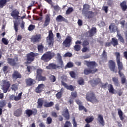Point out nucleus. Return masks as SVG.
Listing matches in <instances>:
<instances>
[{
	"label": "nucleus",
	"mask_w": 127,
	"mask_h": 127,
	"mask_svg": "<svg viewBox=\"0 0 127 127\" xmlns=\"http://www.w3.org/2000/svg\"><path fill=\"white\" fill-rule=\"evenodd\" d=\"M10 87V83H9V81H6V80H3V85L2 88L3 92L5 94L6 93H7V91H8Z\"/></svg>",
	"instance_id": "nucleus-11"
},
{
	"label": "nucleus",
	"mask_w": 127,
	"mask_h": 127,
	"mask_svg": "<svg viewBox=\"0 0 127 127\" xmlns=\"http://www.w3.org/2000/svg\"><path fill=\"white\" fill-rule=\"evenodd\" d=\"M25 82L28 87H30L31 86H33V85H35L36 83V81H35V79L29 78L25 79Z\"/></svg>",
	"instance_id": "nucleus-16"
},
{
	"label": "nucleus",
	"mask_w": 127,
	"mask_h": 127,
	"mask_svg": "<svg viewBox=\"0 0 127 127\" xmlns=\"http://www.w3.org/2000/svg\"><path fill=\"white\" fill-rule=\"evenodd\" d=\"M56 55L54 52H47L42 55L41 60L44 61V62H49L52 58L55 57Z\"/></svg>",
	"instance_id": "nucleus-4"
},
{
	"label": "nucleus",
	"mask_w": 127,
	"mask_h": 127,
	"mask_svg": "<svg viewBox=\"0 0 127 127\" xmlns=\"http://www.w3.org/2000/svg\"><path fill=\"white\" fill-rule=\"evenodd\" d=\"M34 29H35V25L32 24H30L28 28L29 31H32Z\"/></svg>",
	"instance_id": "nucleus-52"
},
{
	"label": "nucleus",
	"mask_w": 127,
	"mask_h": 127,
	"mask_svg": "<svg viewBox=\"0 0 127 127\" xmlns=\"http://www.w3.org/2000/svg\"><path fill=\"white\" fill-rule=\"evenodd\" d=\"M107 87L108 88L109 93L111 94H115V91H116V90L114 88V86L112 84H109V83L106 82L105 84H102L101 86L103 89H107Z\"/></svg>",
	"instance_id": "nucleus-7"
},
{
	"label": "nucleus",
	"mask_w": 127,
	"mask_h": 127,
	"mask_svg": "<svg viewBox=\"0 0 127 127\" xmlns=\"http://www.w3.org/2000/svg\"><path fill=\"white\" fill-rule=\"evenodd\" d=\"M60 66L57 65L54 63H51L48 66H46V68L48 70H56V69H60Z\"/></svg>",
	"instance_id": "nucleus-17"
},
{
	"label": "nucleus",
	"mask_w": 127,
	"mask_h": 127,
	"mask_svg": "<svg viewBox=\"0 0 127 127\" xmlns=\"http://www.w3.org/2000/svg\"><path fill=\"white\" fill-rule=\"evenodd\" d=\"M112 81L114 83V85L116 86H120V82L119 81V78L114 77H112Z\"/></svg>",
	"instance_id": "nucleus-38"
},
{
	"label": "nucleus",
	"mask_w": 127,
	"mask_h": 127,
	"mask_svg": "<svg viewBox=\"0 0 127 127\" xmlns=\"http://www.w3.org/2000/svg\"><path fill=\"white\" fill-rule=\"evenodd\" d=\"M51 116L53 118H58V115H57V113L55 112H52L51 113Z\"/></svg>",
	"instance_id": "nucleus-63"
},
{
	"label": "nucleus",
	"mask_w": 127,
	"mask_h": 127,
	"mask_svg": "<svg viewBox=\"0 0 127 127\" xmlns=\"http://www.w3.org/2000/svg\"><path fill=\"white\" fill-rule=\"evenodd\" d=\"M71 96L72 98H73L72 99H76V97H77L78 95L77 94L76 92H72L71 93Z\"/></svg>",
	"instance_id": "nucleus-55"
},
{
	"label": "nucleus",
	"mask_w": 127,
	"mask_h": 127,
	"mask_svg": "<svg viewBox=\"0 0 127 127\" xmlns=\"http://www.w3.org/2000/svg\"><path fill=\"white\" fill-rule=\"evenodd\" d=\"M88 45H89V42H88V41H87V40H84L82 43L83 47L88 46Z\"/></svg>",
	"instance_id": "nucleus-61"
},
{
	"label": "nucleus",
	"mask_w": 127,
	"mask_h": 127,
	"mask_svg": "<svg viewBox=\"0 0 127 127\" xmlns=\"http://www.w3.org/2000/svg\"><path fill=\"white\" fill-rule=\"evenodd\" d=\"M5 105H6V102L5 100H1L0 101V108H3Z\"/></svg>",
	"instance_id": "nucleus-49"
},
{
	"label": "nucleus",
	"mask_w": 127,
	"mask_h": 127,
	"mask_svg": "<svg viewBox=\"0 0 127 127\" xmlns=\"http://www.w3.org/2000/svg\"><path fill=\"white\" fill-rule=\"evenodd\" d=\"M8 69V66L5 65L2 68V70L4 72V73H7V72H8L7 71V69Z\"/></svg>",
	"instance_id": "nucleus-62"
},
{
	"label": "nucleus",
	"mask_w": 127,
	"mask_h": 127,
	"mask_svg": "<svg viewBox=\"0 0 127 127\" xmlns=\"http://www.w3.org/2000/svg\"><path fill=\"white\" fill-rule=\"evenodd\" d=\"M118 115L119 116V118L121 121H124V120H125V118H124V113H123V111H122V110H121L120 109H118Z\"/></svg>",
	"instance_id": "nucleus-39"
},
{
	"label": "nucleus",
	"mask_w": 127,
	"mask_h": 127,
	"mask_svg": "<svg viewBox=\"0 0 127 127\" xmlns=\"http://www.w3.org/2000/svg\"><path fill=\"white\" fill-rule=\"evenodd\" d=\"M49 79L50 81H51V82H52V83H54V82H56V76H55V75H51L49 77Z\"/></svg>",
	"instance_id": "nucleus-45"
},
{
	"label": "nucleus",
	"mask_w": 127,
	"mask_h": 127,
	"mask_svg": "<svg viewBox=\"0 0 127 127\" xmlns=\"http://www.w3.org/2000/svg\"><path fill=\"white\" fill-rule=\"evenodd\" d=\"M120 7L123 11H126L127 9V1L124 0L122 2L120 3Z\"/></svg>",
	"instance_id": "nucleus-27"
},
{
	"label": "nucleus",
	"mask_w": 127,
	"mask_h": 127,
	"mask_svg": "<svg viewBox=\"0 0 127 127\" xmlns=\"http://www.w3.org/2000/svg\"><path fill=\"white\" fill-rule=\"evenodd\" d=\"M1 40H2V42L5 45H7V44H8V41H7V40H6V39H5V38H2Z\"/></svg>",
	"instance_id": "nucleus-60"
},
{
	"label": "nucleus",
	"mask_w": 127,
	"mask_h": 127,
	"mask_svg": "<svg viewBox=\"0 0 127 127\" xmlns=\"http://www.w3.org/2000/svg\"><path fill=\"white\" fill-rule=\"evenodd\" d=\"M98 121L102 126H105V122L104 121V118L103 117V116L99 115L98 117Z\"/></svg>",
	"instance_id": "nucleus-36"
},
{
	"label": "nucleus",
	"mask_w": 127,
	"mask_h": 127,
	"mask_svg": "<svg viewBox=\"0 0 127 127\" xmlns=\"http://www.w3.org/2000/svg\"><path fill=\"white\" fill-rule=\"evenodd\" d=\"M37 109H41L43 106L45 108H51L54 106V102L51 101L50 102H47V101H45L42 98H39L37 101Z\"/></svg>",
	"instance_id": "nucleus-2"
},
{
	"label": "nucleus",
	"mask_w": 127,
	"mask_h": 127,
	"mask_svg": "<svg viewBox=\"0 0 127 127\" xmlns=\"http://www.w3.org/2000/svg\"><path fill=\"white\" fill-rule=\"evenodd\" d=\"M11 16L13 17L14 19H18V17H19V11L17 10V9H15L13 11H12L11 13H10Z\"/></svg>",
	"instance_id": "nucleus-19"
},
{
	"label": "nucleus",
	"mask_w": 127,
	"mask_h": 127,
	"mask_svg": "<svg viewBox=\"0 0 127 127\" xmlns=\"http://www.w3.org/2000/svg\"><path fill=\"white\" fill-rule=\"evenodd\" d=\"M72 124L69 121H66L64 125V127H71Z\"/></svg>",
	"instance_id": "nucleus-54"
},
{
	"label": "nucleus",
	"mask_w": 127,
	"mask_h": 127,
	"mask_svg": "<svg viewBox=\"0 0 127 127\" xmlns=\"http://www.w3.org/2000/svg\"><path fill=\"white\" fill-rule=\"evenodd\" d=\"M14 116L15 117H20L21 115H22V109L21 108H19L18 109L16 110L13 113Z\"/></svg>",
	"instance_id": "nucleus-28"
},
{
	"label": "nucleus",
	"mask_w": 127,
	"mask_h": 127,
	"mask_svg": "<svg viewBox=\"0 0 127 127\" xmlns=\"http://www.w3.org/2000/svg\"><path fill=\"white\" fill-rule=\"evenodd\" d=\"M111 42L114 47H116V46H118V45H119V41L116 38H112L111 39Z\"/></svg>",
	"instance_id": "nucleus-32"
},
{
	"label": "nucleus",
	"mask_w": 127,
	"mask_h": 127,
	"mask_svg": "<svg viewBox=\"0 0 127 127\" xmlns=\"http://www.w3.org/2000/svg\"><path fill=\"white\" fill-rule=\"evenodd\" d=\"M85 64L86 65L87 67H96V66H98V64L95 61L89 62L88 61H84Z\"/></svg>",
	"instance_id": "nucleus-20"
},
{
	"label": "nucleus",
	"mask_w": 127,
	"mask_h": 127,
	"mask_svg": "<svg viewBox=\"0 0 127 127\" xmlns=\"http://www.w3.org/2000/svg\"><path fill=\"white\" fill-rule=\"evenodd\" d=\"M16 98V96H15L13 94H12L9 96V100H11V101H13V100H14V101H16V102H17V100H16V99H15Z\"/></svg>",
	"instance_id": "nucleus-57"
},
{
	"label": "nucleus",
	"mask_w": 127,
	"mask_h": 127,
	"mask_svg": "<svg viewBox=\"0 0 127 127\" xmlns=\"http://www.w3.org/2000/svg\"><path fill=\"white\" fill-rule=\"evenodd\" d=\"M64 57H72V54L69 52L65 53L64 55Z\"/></svg>",
	"instance_id": "nucleus-64"
},
{
	"label": "nucleus",
	"mask_w": 127,
	"mask_h": 127,
	"mask_svg": "<svg viewBox=\"0 0 127 127\" xmlns=\"http://www.w3.org/2000/svg\"><path fill=\"white\" fill-rule=\"evenodd\" d=\"M14 28L16 32L18 31V23L14 22Z\"/></svg>",
	"instance_id": "nucleus-53"
},
{
	"label": "nucleus",
	"mask_w": 127,
	"mask_h": 127,
	"mask_svg": "<svg viewBox=\"0 0 127 127\" xmlns=\"http://www.w3.org/2000/svg\"><path fill=\"white\" fill-rule=\"evenodd\" d=\"M50 23V16L49 15L46 16L45 22L44 23V27H46Z\"/></svg>",
	"instance_id": "nucleus-33"
},
{
	"label": "nucleus",
	"mask_w": 127,
	"mask_h": 127,
	"mask_svg": "<svg viewBox=\"0 0 127 127\" xmlns=\"http://www.w3.org/2000/svg\"><path fill=\"white\" fill-rule=\"evenodd\" d=\"M62 85L64 86V87L67 89V90H69V91H74L76 87L73 86L72 85H68L67 83H65L64 81H62Z\"/></svg>",
	"instance_id": "nucleus-21"
},
{
	"label": "nucleus",
	"mask_w": 127,
	"mask_h": 127,
	"mask_svg": "<svg viewBox=\"0 0 127 127\" xmlns=\"http://www.w3.org/2000/svg\"><path fill=\"white\" fill-rule=\"evenodd\" d=\"M98 71V68L92 69L91 68H86L83 70L84 75H89V74H95Z\"/></svg>",
	"instance_id": "nucleus-13"
},
{
	"label": "nucleus",
	"mask_w": 127,
	"mask_h": 127,
	"mask_svg": "<svg viewBox=\"0 0 127 127\" xmlns=\"http://www.w3.org/2000/svg\"><path fill=\"white\" fill-rule=\"evenodd\" d=\"M37 74L36 76V80H38L39 81H46L47 78L46 76H42V73H43V69L39 68L37 69L36 71Z\"/></svg>",
	"instance_id": "nucleus-6"
},
{
	"label": "nucleus",
	"mask_w": 127,
	"mask_h": 127,
	"mask_svg": "<svg viewBox=\"0 0 127 127\" xmlns=\"http://www.w3.org/2000/svg\"><path fill=\"white\" fill-rule=\"evenodd\" d=\"M109 29L111 33L116 32V25H115V23H111L109 25Z\"/></svg>",
	"instance_id": "nucleus-35"
},
{
	"label": "nucleus",
	"mask_w": 127,
	"mask_h": 127,
	"mask_svg": "<svg viewBox=\"0 0 127 127\" xmlns=\"http://www.w3.org/2000/svg\"><path fill=\"white\" fill-rule=\"evenodd\" d=\"M18 89V84L17 83H15L12 85L11 90L12 91H16Z\"/></svg>",
	"instance_id": "nucleus-46"
},
{
	"label": "nucleus",
	"mask_w": 127,
	"mask_h": 127,
	"mask_svg": "<svg viewBox=\"0 0 127 127\" xmlns=\"http://www.w3.org/2000/svg\"><path fill=\"white\" fill-rule=\"evenodd\" d=\"M102 61L99 62V63H106L108 61V55L107 54V52L106 51L104 50L102 55Z\"/></svg>",
	"instance_id": "nucleus-18"
},
{
	"label": "nucleus",
	"mask_w": 127,
	"mask_h": 127,
	"mask_svg": "<svg viewBox=\"0 0 127 127\" xmlns=\"http://www.w3.org/2000/svg\"><path fill=\"white\" fill-rule=\"evenodd\" d=\"M73 66V63L71 62H69L65 65V68H72Z\"/></svg>",
	"instance_id": "nucleus-56"
},
{
	"label": "nucleus",
	"mask_w": 127,
	"mask_h": 127,
	"mask_svg": "<svg viewBox=\"0 0 127 127\" xmlns=\"http://www.w3.org/2000/svg\"><path fill=\"white\" fill-rule=\"evenodd\" d=\"M89 36L92 37L94 36L95 34H97V28L95 27H93L89 31Z\"/></svg>",
	"instance_id": "nucleus-31"
},
{
	"label": "nucleus",
	"mask_w": 127,
	"mask_h": 127,
	"mask_svg": "<svg viewBox=\"0 0 127 127\" xmlns=\"http://www.w3.org/2000/svg\"><path fill=\"white\" fill-rule=\"evenodd\" d=\"M86 100L87 102H90L92 104H97L99 102V100L97 99L95 92L92 91H89L86 93Z\"/></svg>",
	"instance_id": "nucleus-3"
},
{
	"label": "nucleus",
	"mask_w": 127,
	"mask_h": 127,
	"mask_svg": "<svg viewBox=\"0 0 127 127\" xmlns=\"http://www.w3.org/2000/svg\"><path fill=\"white\" fill-rule=\"evenodd\" d=\"M108 67L112 72L117 73L118 70H117V65H116V62L113 60H109L108 62Z\"/></svg>",
	"instance_id": "nucleus-8"
},
{
	"label": "nucleus",
	"mask_w": 127,
	"mask_h": 127,
	"mask_svg": "<svg viewBox=\"0 0 127 127\" xmlns=\"http://www.w3.org/2000/svg\"><path fill=\"white\" fill-rule=\"evenodd\" d=\"M90 83L92 87H95V86H97L101 83V79L96 78L95 80L93 79L90 81Z\"/></svg>",
	"instance_id": "nucleus-24"
},
{
	"label": "nucleus",
	"mask_w": 127,
	"mask_h": 127,
	"mask_svg": "<svg viewBox=\"0 0 127 127\" xmlns=\"http://www.w3.org/2000/svg\"><path fill=\"white\" fill-rule=\"evenodd\" d=\"M63 88H61L60 91H59L56 94V97H57V99H58L59 100L61 99V98L62 97V95L63 94Z\"/></svg>",
	"instance_id": "nucleus-40"
},
{
	"label": "nucleus",
	"mask_w": 127,
	"mask_h": 127,
	"mask_svg": "<svg viewBox=\"0 0 127 127\" xmlns=\"http://www.w3.org/2000/svg\"><path fill=\"white\" fill-rule=\"evenodd\" d=\"M74 50H75V51H80V50H81V46H80V45H75L74 46Z\"/></svg>",
	"instance_id": "nucleus-51"
},
{
	"label": "nucleus",
	"mask_w": 127,
	"mask_h": 127,
	"mask_svg": "<svg viewBox=\"0 0 127 127\" xmlns=\"http://www.w3.org/2000/svg\"><path fill=\"white\" fill-rule=\"evenodd\" d=\"M114 55H115L116 57V63L119 70V75L120 78H121V83L122 84H125L126 83L127 79L126 78V76H125V74L122 72V70L124 69V64H123L122 59L121 58V53H120V52H116Z\"/></svg>",
	"instance_id": "nucleus-1"
},
{
	"label": "nucleus",
	"mask_w": 127,
	"mask_h": 127,
	"mask_svg": "<svg viewBox=\"0 0 127 127\" xmlns=\"http://www.w3.org/2000/svg\"><path fill=\"white\" fill-rule=\"evenodd\" d=\"M85 16L88 19H92L95 16V13L92 11H87L85 12Z\"/></svg>",
	"instance_id": "nucleus-23"
},
{
	"label": "nucleus",
	"mask_w": 127,
	"mask_h": 127,
	"mask_svg": "<svg viewBox=\"0 0 127 127\" xmlns=\"http://www.w3.org/2000/svg\"><path fill=\"white\" fill-rule=\"evenodd\" d=\"M11 0H0V8H3L6 5L7 2H9Z\"/></svg>",
	"instance_id": "nucleus-29"
},
{
	"label": "nucleus",
	"mask_w": 127,
	"mask_h": 127,
	"mask_svg": "<svg viewBox=\"0 0 127 127\" xmlns=\"http://www.w3.org/2000/svg\"><path fill=\"white\" fill-rule=\"evenodd\" d=\"M78 109H79V111H83L87 113V109H86V108H85V107L83 106V105H79L78 106Z\"/></svg>",
	"instance_id": "nucleus-50"
},
{
	"label": "nucleus",
	"mask_w": 127,
	"mask_h": 127,
	"mask_svg": "<svg viewBox=\"0 0 127 127\" xmlns=\"http://www.w3.org/2000/svg\"><path fill=\"white\" fill-rule=\"evenodd\" d=\"M56 20L57 22H62L67 21V19L65 18L64 17H63L62 15H59L57 16Z\"/></svg>",
	"instance_id": "nucleus-26"
},
{
	"label": "nucleus",
	"mask_w": 127,
	"mask_h": 127,
	"mask_svg": "<svg viewBox=\"0 0 127 127\" xmlns=\"http://www.w3.org/2000/svg\"><path fill=\"white\" fill-rule=\"evenodd\" d=\"M11 0H0V8H3L6 5L7 2H9Z\"/></svg>",
	"instance_id": "nucleus-30"
},
{
	"label": "nucleus",
	"mask_w": 127,
	"mask_h": 127,
	"mask_svg": "<svg viewBox=\"0 0 127 127\" xmlns=\"http://www.w3.org/2000/svg\"><path fill=\"white\" fill-rule=\"evenodd\" d=\"M57 56L58 60L61 64V67H63L64 64H63V61L62 60V56H61V54H60V53H57Z\"/></svg>",
	"instance_id": "nucleus-37"
},
{
	"label": "nucleus",
	"mask_w": 127,
	"mask_h": 127,
	"mask_svg": "<svg viewBox=\"0 0 127 127\" xmlns=\"http://www.w3.org/2000/svg\"><path fill=\"white\" fill-rule=\"evenodd\" d=\"M22 76L21 74L17 70H14L12 74V78L13 80H17V79H21Z\"/></svg>",
	"instance_id": "nucleus-15"
},
{
	"label": "nucleus",
	"mask_w": 127,
	"mask_h": 127,
	"mask_svg": "<svg viewBox=\"0 0 127 127\" xmlns=\"http://www.w3.org/2000/svg\"><path fill=\"white\" fill-rule=\"evenodd\" d=\"M39 55V54L33 53L32 52L27 54L26 61L28 64H30V63L33 62V61H34V59H35V57H36V56H38Z\"/></svg>",
	"instance_id": "nucleus-5"
},
{
	"label": "nucleus",
	"mask_w": 127,
	"mask_h": 127,
	"mask_svg": "<svg viewBox=\"0 0 127 127\" xmlns=\"http://www.w3.org/2000/svg\"><path fill=\"white\" fill-rule=\"evenodd\" d=\"M52 118L51 117H48L47 118V120H46V124L47 125H51L52 124Z\"/></svg>",
	"instance_id": "nucleus-47"
},
{
	"label": "nucleus",
	"mask_w": 127,
	"mask_h": 127,
	"mask_svg": "<svg viewBox=\"0 0 127 127\" xmlns=\"http://www.w3.org/2000/svg\"><path fill=\"white\" fill-rule=\"evenodd\" d=\"M21 96H22V92L19 93L18 95V96H16L15 100L17 101H19V100H21Z\"/></svg>",
	"instance_id": "nucleus-58"
},
{
	"label": "nucleus",
	"mask_w": 127,
	"mask_h": 127,
	"mask_svg": "<svg viewBox=\"0 0 127 127\" xmlns=\"http://www.w3.org/2000/svg\"><path fill=\"white\" fill-rule=\"evenodd\" d=\"M62 116L66 119V120H70V114H69V110L66 108L65 110L63 112Z\"/></svg>",
	"instance_id": "nucleus-25"
},
{
	"label": "nucleus",
	"mask_w": 127,
	"mask_h": 127,
	"mask_svg": "<svg viewBox=\"0 0 127 127\" xmlns=\"http://www.w3.org/2000/svg\"><path fill=\"white\" fill-rule=\"evenodd\" d=\"M49 39V43L48 44L49 46H53V44H54V36L53 35V32L52 30L49 31V35L47 37V39Z\"/></svg>",
	"instance_id": "nucleus-9"
},
{
	"label": "nucleus",
	"mask_w": 127,
	"mask_h": 127,
	"mask_svg": "<svg viewBox=\"0 0 127 127\" xmlns=\"http://www.w3.org/2000/svg\"><path fill=\"white\" fill-rule=\"evenodd\" d=\"M40 39H41V35L36 34L32 37L31 41L33 42V43H37L40 41Z\"/></svg>",
	"instance_id": "nucleus-14"
},
{
	"label": "nucleus",
	"mask_w": 127,
	"mask_h": 127,
	"mask_svg": "<svg viewBox=\"0 0 127 127\" xmlns=\"http://www.w3.org/2000/svg\"><path fill=\"white\" fill-rule=\"evenodd\" d=\"M44 84L41 83L38 85V86L35 89V92L36 93H37L38 94H39V93H41L42 91H43V89H44Z\"/></svg>",
	"instance_id": "nucleus-22"
},
{
	"label": "nucleus",
	"mask_w": 127,
	"mask_h": 127,
	"mask_svg": "<svg viewBox=\"0 0 127 127\" xmlns=\"http://www.w3.org/2000/svg\"><path fill=\"white\" fill-rule=\"evenodd\" d=\"M25 114L28 118H30L32 115H33V116H36V115H37V110L36 109H34L32 110L30 109H27L25 110Z\"/></svg>",
	"instance_id": "nucleus-12"
},
{
	"label": "nucleus",
	"mask_w": 127,
	"mask_h": 127,
	"mask_svg": "<svg viewBox=\"0 0 127 127\" xmlns=\"http://www.w3.org/2000/svg\"><path fill=\"white\" fill-rule=\"evenodd\" d=\"M117 37H118L119 40L123 43V44H125V39H124V37H123V36L121 34L118 33L117 35Z\"/></svg>",
	"instance_id": "nucleus-41"
},
{
	"label": "nucleus",
	"mask_w": 127,
	"mask_h": 127,
	"mask_svg": "<svg viewBox=\"0 0 127 127\" xmlns=\"http://www.w3.org/2000/svg\"><path fill=\"white\" fill-rule=\"evenodd\" d=\"M72 11H73V8L69 7L66 11V14H70Z\"/></svg>",
	"instance_id": "nucleus-59"
},
{
	"label": "nucleus",
	"mask_w": 127,
	"mask_h": 127,
	"mask_svg": "<svg viewBox=\"0 0 127 127\" xmlns=\"http://www.w3.org/2000/svg\"><path fill=\"white\" fill-rule=\"evenodd\" d=\"M7 62L10 66H15V65H16V62H15V60L14 59L8 58Z\"/></svg>",
	"instance_id": "nucleus-34"
},
{
	"label": "nucleus",
	"mask_w": 127,
	"mask_h": 127,
	"mask_svg": "<svg viewBox=\"0 0 127 127\" xmlns=\"http://www.w3.org/2000/svg\"><path fill=\"white\" fill-rule=\"evenodd\" d=\"M44 49V46L41 45H38V51L40 52V53H43V50Z\"/></svg>",
	"instance_id": "nucleus-43"
},
{
	"label": "nucleus",
	"mask_w": 127,
	"mask_h": 127,
	"mask_svg": "<svg viewBox=\"0 0 127 127\" xmlns=\"http://www.w3.org/2000/svg\"><path fill=\"white\" fill-rule=\"evenodd\" d=\"M93 121L94 117L93 116L88 117L85 120V121L86 122V123H87V124H90V123H92V122H93Z\"/></svg>",
	"instance_id": "nucleus-42"
},
{
	"label": "nucleus",
	"mask_w": 127,
	"mask_h": 127,
	"mask_svg": "<svg viewBox=\"0 0 127 127\" xmlns=\"http://www.w3.org/2000/svg\"><path fill=\"white\" fill-rule=\"evenodd\" d=\"M77 83L78 85L80 86H83V85H85V81H84V79L82 77H80L79 79L77 80Z\"/></svg>",
	"instance_id": "nucleus-44"
},
{
	"label": "nucleus",
	"mask_w": 127,
	"mask_h": 127,
	"mask_svg": "<svg viewBox=\"0 0 127 127\" xmlns=\"http://www.w3.org/2000/svg\"><path fill=\"white\" fill-rule=\"evenodd\" d=\"M82 10H89L90 9V5L86 3L83 5Z\"/></svg>",
	"instance_id": "nucleus-48"
},
{
	"label": "nucleus",
	"mask_w": 127,
	"mask_h": 127,
	"mask_svg": "<svg viewBox=\"0 0 127 127\" xmlns=\"http://www.w3.org/2000/svg\"><path fill=\"white\" fill-rule=\"evenodd\" d=\"M72 42V37L70 36H67L63 43V45L64 47L69 48L71 46V43Z\"/></svg>",
	"instance_id": "nucleus-10"
}]
</instances>
